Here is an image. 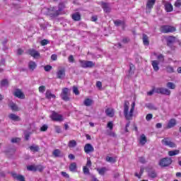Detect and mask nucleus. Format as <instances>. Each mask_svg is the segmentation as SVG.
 I'll use <instances>...</instances> for the list:
<instances>
[{
	"label": "nucleus",
	"instance_id": "1",
	"mask_svg": "<svg viewBox=\"0 0 181 181\" xmlns=\"http://www.w3.org/2000/svg\"><path fill=\"white\" fill-rule=\"evenodd\" d=\"M135 110V102L132 104V107L129 111V102L128 100H124V115L128 121L132 119L134 116V111Z\"/></svg>",
	"mask_w": 181,
	"mask_h": 181
},
{
	"label": "nucleus",
	"instance_id": "2",
	"mask_svg": "<svg viewBox=\"0 0 181 181\" xmlns=\"http://www.w3.org/2000/svg\"><path fill=\"white\" fill-rule=\"evenodd\" d=\"M79 63L81 67L83 69H91L95 66V63L93 62V61H86V60H79Z\"/></svg>",
	"mask_w": 181,
	"mask_h": 181
},
{
	"label": "nucleus",
	"instance_id": "3",
	"mask_svg": "<svg viewBox=\"0 0 181 181\" xmlns=\"http://www.w3.org/2000/svg\"><path fill=\"white\" fill-rule=\"evenodd\" d=\"M64 8H66V5L64 4V3H60L59 4L58 10H57V7H52L51 11L54 12V13L52 14L53 16H59V15H60V12H62V11L64 9Z\"/></svg>",
	"mask_w": 181,
	"mask_h": 181
},
{
	"label": "nucleus",
	"instance_id": "4",
	"mask_svg": "<svg viewBox=\"0 0 181 181\" xmlns=\"http://www.w3.org/2000/svg\"><path fill=\"white\" fill-rule=\"evenodd\" d=\"M160 32L162 33H173V32H176V28L171 25H162L160 27Z\"/></svg>",
	"mask_w": 181,
	"mask_h": 181
},
{
	"label": "nucleus",
	"instance_id": "5",
	"mask_svg": "<svg viewBox=\"0 0 181 181\" xmlns=\"http://www.w3.org/2000/svg\"><path fill=\"white\" fill-rule=\"evenodd\" d=\"M159 165L161 168H166L170 165H172V158L168 157L164 158L160 160Z\"/></svg>",
	"mask_w": 181,
	"mask_h": 181
},
{
	"label": "nucleus",
	"instance_id": "6",
	"mask_svg": "<svg viewBox=\"0 0 181 181\" xmlns=\"http://www.w3.org/2000/svg\"><path fill=\"white\" fill-rule=\"evenodd\" d=\"M60 96L62 100H64V101H70V98L69 97V88H63Z\"/></svg>",
	"mask_w": 181,
	"mask_h": 181
},
{
	"label": "nucleus",
	"instance_id": "7",
	"mask_svg": "<svg viewBox=\"0 0 181 181\" xmlns=\"http://www.w3.org/2000/svg\"><path fill=\"white\" fill-rule=\"evenodd\" d=\"M161 144L165 146H169L170 148H176V144L170 141L169 138H165L161 141Z\"/></svg>",
	"mask_w": 181,
	"mask_h": 181
},
{
	"label": "nucleus",
	"instance_id": "8",
	"mask_svg": "<svg viewBox=\"0 0 181 181\" xmlns=\"http://www.w3.org/2000/svg\"><path fill=\"white\" fill-rule=\"evenodd\" d=\"M156 93L157 94H162L163 95H170V90L168 88H157L156 89Z\"/></svg>",
	"mask_w": 181,
	"mask_h": 181
},
{
	"label": "nucleus",
	"instance_id": "9",
	"mask_svg": "<svg viewBox=\"0 0 181 181\" xmlns=\"http://www.w3.org/2000/svg\"><path fill=\"white\" fill-rule=\"evenodd\" d=\"M51 119L52 121H57V122H62L63 121V116L62 115H59L57 112L53 111L51 115Z\"/></svg>",
	"mask_w": 181,
	"mask_h": 181
},
{
	"label": "nucleus",
	"instance_id": "10",
	"mask_svg": "<svg viewBox=\"0 0 181 181\" xmlns=\"http://www.w3.org/2000/svg\"><path fill=\"white\" fill-rule=\"evenodd\" d=\"M156 3V0H148L146 7V12L147 13H151V11L152 8H153V5Z\"/></svg>",
	"mask_w": 181,
	"mask_h": 181
},
{
	"label": "nucleus",
	"instance_id": "11",
	"mask_svg": "<svg viewBox=\"0 0 181 181\" xmlns=\"http://www.w3.org/2000/svg\"><path fill=\"white\" fill-rule=\"evenodd\" d=\"M147 173L148 177L151 179H155L156 177H158V173H156V170L153 168H148L147 170Z\"/></svg>",
	"mask_w": 181,
	"mask_h": 181
},
{
	"label": "nucleus",
	"instance_id": "12",
	"mask_svg": "<svg viewBox=\"0 0 181 181\" xmlns=\"http://www.w3.org/2000/svg\"><path fill=\"white\" fill-rule=\"evenodd\" d=\"M101 6H102L104 12H105L106 13L111 12V7H110V4L108 3L102 1Z\"/></svg>",
	"mask_w": 181,
	"mask_h": 181
},
{
	"label": "nucleus",
	"instance_id": "13",
	"mask_svg": "<svg viewBox=\"0 0 181 181\" xmlns=\"http://www.w3.org/2000/svg\"><path fill=\"white\" fill-rule=\"evenodd\" d=\"M11 176L13 177V179H16V180L26 181L25 180V177H23L22 175H19L16 173H11Z\"/></svg>",
	"mask_w": 181,
	"mask_h": 181
},
{
	"label": "nucleus",
	"instance_id": "14",
	"mask_svg": "<svg viewBox=\"0 0 181 181\" xmlns=\"http://www.w3.org/2000/svg\"><path fill=\"white\" fill-rule=\"evenodd\" d=\"M52 155L54 158H63L64 156V153L62 152L59 149H55L52 152Z\"/></svg>",
	"mask_w": 181,
	"mask_h": 181
},
{
	"label": "nucleus",
	"instance_id": "15",
	"mask_svg": "<svg viewBox=\"0 0 181 181\" xmlns=\"http://www.w3.org/2000/svg\"><path fill=\"white\" fill-rule=\"evenodd\" d=\"M84 151L86 153L94 152V147L90 144H86L84 146Z\"/></svg>",
	"mask_w": 181,
	"mask_h": 181
},
{
	"label": "nucleus",
	"instance_id": "16",
	"mask_svg": "<svg viewBox=\"0 0 181 181\" xmlns=\"http://www.w3.org/2000/svg\"><path fill=\"white\" fill-rule=\"evenodd\" d=\"M8 118H9V119H11V121H16L17 122H19V121H21V117H19L13 113L10 114L8 115Z\"/></svg>",
	"mask_w": 181,
	"mask_h": 181
},
{
	"label": "nucleus",
	"instance_id": "17",
	"mask_svg": "<svg viewBox=\"0 0 181 181\" xmlns=\"http://www.w3.org/2000/svg\"><path fill=\"white\" fill-rule=\"evenodd\" d=\"M14 95L17 97V98H21V100L25 98V94H23V93H22V91L19 89L16 90Z\"/></svg>",
	"mask_w": 181,
	"mask_h": 181
},
{
	"label": "nucleus",
	"instance_id": "18",
	"mask_svg": "<svg viewBox=\"0 0 181 181\" xmlns=\"http://www.w3.org/2000/svg\"><path fill=\"white\" fill-rule=\"evenodd\" d=\"M151 65L154 71H159V61L153 60L151 62Z\"/></svg>",
	"mask_w": 181,
	"mask_h": 181
},
{
	"label": "nucleus",
	"instance_id": "19",
	"mask_svg": "<svg viewBox=\"0 0 181 181\" xmlns=\"http://www.w3.org/2000/svg\"><path fill=\"white\" fill-rule=\"evenodd\" d=\"M45 97L47 100H51L52 98H56V95L52 94L50 90H47L45 93Z\"/></svg>",
	"mask_w": 181,
	"mask_h": 181
},
{
	"label": "nucleus",
	"instance_id": "20",
	"mask_svg": "<svg viewBox=\"0 0 181 181\" xmlns=\"http://www.w3.org/2000/svg\"><path fill=\"white\" fill-rule=\"evenodd\" d=\"M29 54L32 56V57H34L35 59L40 56V54L39 53V52L36 51L35 49H30Z\"/></svg>",
	"mask_w": 181,
	"mask_h": 181
},
{
	"label": "nucleus",
	"instance_id": "21",
	"mask_svg": "<svg viewBox=\"0 0 181 181\" xmlns=\"http://www.w3.org/2000/svg\"><path fill=\"white\" fill-rule=\"evenodd\" d=\"M66 76V71L64 69H60L57 72V78H63Z\"/></svg>",
	"mask_w": 181,
	"mask_h": 181
},
{
	"label": "nucleus",
	"instance_id": "22",
	"mask_svg": "<svg viewBox=\"0 0 181 181\" xmlns=\"http://www.w3.org/2000/svg\"><path fill=\"white\" fill-rule=\"evenodd\" d=\"M166 40L168 46H170L172 43H175V42L176 41V37L173 36H169L167 37Z\"/></svg>",
	"mask_w": 181,
	"mask_h": 181
},
{
	"label": "nucleus",
	"instance_id": "23",
	"mask_svg": "<svg viewBox=\"0 0 181 181\" xmlns=\"http://www.w3.org/2000/svg\"><path fill=\"white\" fill-rule=\"evenodd\" d=\"M71 18L73 21L78 22L81 19V16L79 13H74V14H72Z\"/></svg>",
	"mask_w": 181,
	"mask_h": 181
},
{
	"label": "nucleus",
	"instance_id": "24",
	"mask_svg": "<svg viewBox=\"0 0 181 181\" xmlns=\"http://www.w3.org/2000/svg\"><path fill=\"white\" fill-rule=\"evenodd\" d=\"M37 65H36V62H33V61H30L28 63V68L31 71H33V70H35V69H36Z\"/></svg>",
	"mask_w": 181,
	"mask_h": 181
},
{
	"label": "nucleus",
	"instance_id": "25",
	"mask_svg": "<svg viewBox=\"0 0 181 181\" xmlns=\"http://www.w3.org/2000/svg\"><path fill=\"white\" fill-rule=\"evenodd\" d=\"M105 114L106 115H107V117H110V118H112V117H114V110H112V108H107L105 110Z\"/></svg>",
	"mask_w": 181,
	"mask_h": 181
},
{
	"label": "nucleus",
	"instance_id": "26",
	"mask_svg": "<svg viewBox=\"0 0 181 181\" xmlns=\"http://www.w3.org/2000/svg\"><path fill=\"white\" fill-rule=\"evenodd\" d=\"M105 160L106 162H109L110 163H115V162H117V158L106 156Z\"/></svg>",
	"mask_w": 181,
	"mask_h": 181
},
{
	"label": "nucleus",
	"instance_id": "27",
	"mask_svg": "<svg viewBox=\"0 0 181 181\" xmlns=\"http://www.w3.org/2000/svg\"><path fill=\"white\" fill-rule=\"evenodd\" d=\"M176 125V120L175 119H172L169 121L167 128L169 129L170 128H173Z\"/></svg>",
	"mask_w": 181,
	"mask_h": 181
},
{
	"label": "nucleus",
	"instance_id": "28",
	"mask_svg": "<svg viewBox=\"0 0 181 181\" xmlns=\"http://www.w3.org/2000/svg\"><path fill=\"white\" fill-rule=\"evenodd\" d=\"M143 43L145 46H149V38L145 34L143 35Z\"/></svg>",
	"mask_w": 181,
	"mask_h": 181
},
{
	"label": "nucleus",
	"instance_id": "29",
	"mask_svg": "<svg viewBox=\"0 0 181 181\" xmlns=\"http://www.w3.org/2000/svg\"><path fill=\"white\" fill-rule=\"evenodd\" d=\"M115 26H125V22L121 20L114 21Z\"/></svg>",
	"mask_w": 181,
	"mask_h": 181
},
{
	"label": "nucleus",
	"instance_id": "30",
	"mask_svg": "<svg viewBox=\"0 0 181 181\" xmlns=\"http://www.w3.org/2000/svg\"><path fill=\"white\" fill-rule=\"evenodd\" d=\"M77 169V163H72L69 165V170L71 172H76V170Z\"/></svg>",
	"mask_w": 181,
	"mask_h": 181
},
{
	"label": "nucleus",
	"instance_id": "31",
	"mask_svg": "<svg viewBox=\"0 0 181 181\" xmlns=\"http://www.w3.org/2000/svg\"><path fill=\"white\" fill-rule=\"evenodd\" d=\"M165 8L167 12H172V11H173V6L169 3L165 4Z\"/></svg>",
	"mask_w": 181,
	"mask_h": 181
},
{
	"label": "nucleus",
	"instance_id": "32",
	"mask_svg": "<svg viewBox=\"0 0 181 181\" xmlns=\"http://www.w3.org/2000/svg\"><path fill=\"white\" fill-rule=\"evenodd\" d=\"M146 108H148V110H153L154 111H156V110H158V107H156V106H155V105L152 103L146 104Z\"/></svg>",
	"mask_w": 181,
	"mask_h": 181
},
{
	"label": "nucleus",
	"instance_id": "33",
	"mask_svg": "<svg viewBox=\"0 0 181 181\" xmlns=\"http://www.w3.org/2000/svg\"><path fill=\"white\" fill-rule=\"evenodd\" d=\"M69 148H76L77 146V142L75 140L69 141L68 144Z\"/></svg>",
	"mask_w": 181,
	"mask_h": 181
},
{
	"label": "nucleus",
	"instance_id": "34",
	"mask_svg": "<svg viewBox=\"0 0 181 181\" xmlns=\"http://www.w3.org/2000/svg\"><path fill=\"white\" fill-rule=\"evenodd\" d=\"M140 144H141V145H145V144H146V136H145V134L141 135Z\"/></svg>",
	"mask_w": 181,
	"mask_h": 181
},
{
	"label": "nucleus",
	"instance_id": "35",
	"mask_svg": "<svg viewBox=\"0 0 181 181\" xmlns=\"http://www.w3.org/2000/svg\"><path fill=\"white\" fill-rule=\"evenodd\" d=\"M8 86H9L8 79H3L0 83V87H8Z\"/></svg>",
	"mask_w": 181,
	"mask_h": 181
},
{
	"label": "nucleus",
	"instance_id": "36",
	"mask_svg": "<svg viewBox=\"0 0 181 181\" xmlns=\"http://www.w3.org/2000/svg\"><path fill=\"white\" fill-rule=\"evenodd\" d=\"M97 170L99 175H101V176H104V175H105V172H107V168H98Z\"/></svg>",
	"mask_w": 181,
	"mask_h": 181
},
{
	"label": "nucleus",
	"instance_id": "37",
	"mask_svg": "<svg viewBox=\"0 0 181 181\" xmlns=\"http://www.w3.org/2000/svg\"><path fill=\"white\" fill-rule=\"evenodd\" d=\"M83 104L86 107H90V105L93 104V100L90 98H87L84 100Z\"/></svg>",
	"mask_w": 181,
	"mask_h": 181
},
{
	"label": "nucleus",
	"instance_id": "38",
	"mask_svg": "<svg viewBox=\"0 0 181 181\" xmlns=\"http://www.w3.org/2000/svg\"><path fill=\"white\" fill-rule=\"evenodd\" d=\"M180 151L179 150L170 151L168 152L169 156H175V155H179Z\"/></svg>",
	"mask_w": 181,
	"mask_h": 181
},
{
	"label": "nucleus",
	"instance_id": "39",
	"mask_svg": "<svg viewBox=\"0 0 181 181\" xmlns=\"http://www.w3.org/2000/svg\"><path fill=\"white\" fill-rule=\"evenodd\" d=\"M167 87L168 88H170V90H175L176 88V85L172 82L167 83Z\"/></svg>",
	"mask_w": 181,
	"mask_h": 181
},
{
	"label": "nucleus",
	"instance_id": "40",
	"mask_svg": "<svg viewBox=\"0 0 181 181\" xmlns=\"http://www.w3.org/2000/svg\"><path fill=\"white\" fill-rule=\"evenodd\" d=\"M30 149L32 152H39V146H30Z\"/></svg>",
	"mask_w": 181,
	"mask_h": 181
},
{
	"label": "nucleus",
	"instance_id": "41",
	"mask_svg": "<svg viewBox=\"0 0 181 181\" xmlns=\"http://www.w3.org/2000/svg\"><path fill=\"white\" fill-rule=\"evenodd\" d=\"M9 107L13 111H18V106L16 104L11 103L9 104Z\"/></svg>",
	"mask_w": 181,
	"mask_h": 181
},
{
	"label": "nucleus",
	"instance_id": "42",
	"mask_svg": "<svg viewBox=\"0 0 181 181\" xmlns=\"http://www.w3.org/2000/svg\"><path fill=\"white\" fill-rule=\"evenodd\" d=\"M27 170L31 172H36V165H28L27 166Z\"/></svg>",
	"mask_w": 181,
	"mask_h": 181
},
{
	"label": "nucleus",
	"instance_id": "43",
	"mask_svg": "<svg viewBox=\"0 0 181 181\" xmlns=\"http://www.w3.org/2000/svg\"><path fill=\"white\" fill-rule=\"evenodd\" d=\"M157 59H158V60H159V62H161L162 63H163V62H165V57L163 56V54L158 55Z\"/></svg>",
	"mask_w": 181,
	"mask_h": 181
},
{
	"label": "nucleus",
	"instance_id": "44",
	"mask_svg": "<svg viewBox=\"0 0 181 181\" xmlns=\"http://www.w3.org/2000/svg\"><path fill=\"white\" fill-rule=\"evenodd\" d=\"M73 93L76 95H78V94H80V92L78 91V88L76 86L73 87Z\"/></svg>",
	"mask_w": 181,
	"mask_h": 181
},
{
	"label": "nucleus",
	"instance_id": "45",
	"mask_svg": "<svg viewBox=\"0 0 181 181\" xmlns=\"http://www.w3.org/2000/svg\"><path fill=\"white\" fill-rule=\"evenodd\" d=\"M55 132L57 134H61L62 133V129L60 128V126H54Z\"/></svg>",
	"mask_w": 181,
	"mask_h": 181
},
{
	"label": "nucleus",
	"instance_id": "46",
	"mask_svg": "<svg viewBox=\"0 0 181 181\" xmlns=\"http://www.w3.org/2000/svg\"><path fill=\"white\" fill-rule=\"evenodd\" d=\"M83 170L84 175H90V170L88 169V168L85 166L83 167Z\"/></svg>",
	"mask_w": 181,
	"mask_h": 181
},
{
	"label": "nucleus",
	"instance_id": "47",
	"mask_svg": "<svg viewBox=\"0 0 181 181\" xmlns=\"http://www.w3.org/2000/svg\"><path fill=\"white\" fill-rule=\"evenodd\" d=\"M40 43L42 46H46V45H49V42L47 40H42Z\"/></svg>",
	"mask_w": 181,
	"mask_h": 181
},
{
	"label": "nucleus",
	"instance_id": "48",
	"mask_svg": "<svg viewBox=\"0 0 181 181\" xmlns=\"http://www.w3.org/2000/svg\"><path fill=\"white\" fill-rule=\"evenodd\" d=\"M35 169H36V170H38L39 172H42L43 169H45V168H43V166L39 165H35Z\"/></svg>",
	"mask_w": 181,
	"mask_h": 181
},
{
	"label": "nucleus",
	"instance_id": "49",
	"mask_svg": "<svg viewBox=\"0 0 181 181\" xmlns=\"http://www.w3.org/2000/svg\"><path fill=\"white\" fill-rule=\"evenodd\" d=\"M153 93H156V88H153L151 90L147 92V95H153Z\"/></svg>",
	"mask_w": 181,
	"mask_h": 181
},
{
	"label": "nucleus",
	"instance_id": "50",
	"mask_svg": "<svg viewBox=\"0 0 181 181\" xmlns=\"http://www.w3.org/2000/svg\"><path fill=\"white\" fill-rule=\"evenodd\" d=\"M166 70H167L168 73H174L175 72V70L173 69V67H172V66H167Z\"/></svg>",
	"mask_w": 181,
	"mask_h": 181
},
{
	"label": "nucleus",
	"instance_id": "51",
	"mask_svg": "<svg viewBox=\"0 0 181 181\" xmlns=\"http://www.w3.org/2000/svg\"><path fill=\"white\" fill-rule=\"evenodd\" d=\"M175 6L176 8H180V6H181V0H177L175 3Z\"/></svg>",
	"mask_w": 181,
	"mask_h": 181
},
{
	"label": "nucleus",
	"instance_id": "52",
	"mask_svg": "<svg viewBox=\"0 0 181 181\" xmlns=\"http://www.w3.org/2000/svg\"><path fill=\"white\" fill-rule=\"evenodd\" d=\"M153 115L152 114H148L146 117V121H151Z\"/></svg>",
	"mask_w": 181,
	"mask_h": 181
},
{
	"label": "nucleus",
	"instance_id": "53",
	"mask_svg": "<svg viewBox=\"0 0 181 181\" xmlns=\"http://www.w3.org/2000/svg\"><path fill=\"white\" fill-rule=\"evenodd\" d=\"M39 91L40 93H43L44 91H46V87L45 86H40Z\"/></svg>",
	"mask_w": 181,
	"mask_h": 181
},
{
	"label": "nucleus",
	"instance_id": "54",
	"mask_svg": "<svg viewBox=\"0 0 181 181\" xmlns=\"http://www.w3.org/2000/svg\"><path fill=\"white\" fill-rule=\"evenodd\" d=\"M107 128H110V130H112V128H114V124L112 122H109L107 123Z\"/></svg>",
	"mask_w": 181,
	"mask_h": 181
},
{
	"label": "nucleus",
	"instance_id": "55",
	"mask_svg": "<svg viewBox=\"0 0 181 181\" xmlns=\"http://www.w3.org/2000/svg\"><path fill=\"white\" fill-rule=\"evenodd\" d=\"M47 124H44L41 128L40 130L43 132H45V131H47Z\"/></svg>",
	"mask_w": 181,
	"mask_h": 181
},
{
	"label": "nucleus",
	"instance_id": "56",
	"mask_svg": "<svg viewBox=\"0 0 181 181\" xmlns=\"http://www.w3.org/2000/svg\"><path fill=\"white\" fill-rule=\"evenodd\" d=\"M139 162L141 163H146V160H145V158L144 157H140L139 158Z\"/></svg>",
	"mask_w": 181,
	"mask_h": 181
},
{
	"label": "nucleus",
	"instance_id": "57",
	"mask_svg": "<svg viewBox=\"0 0 181 181\" xmlns=\"http://www.w3.org/2000/svg\"><path fill=\"white\" fill-rule=\"evenodd\" d=\"M69 63H74V57L73 55H70L68 58Z\"/></svg>",
	"mask_w": 181,
	"mask_h": 181
},
{
	"label": "nucleus",
	"instance_id": "58",
	"mask_svg": "<svg viewBox=\"0 0 181 181\" xmlns=\"http://www.w3.org/2000/svg\"><path fill=\"white\" fill-rule=\"evenodd\" d=\"M21 141V139L19 138H14L11 139L12 144H16Z\"/></svg>",
	"mask_w": 181,
	"mask_h": 181
},
{
	"label": "nucleus",
	"instance_id": "59",
	"mask_svg": "<svg viewBox=\"0 0 181 181\" xmlns=\"http://www.w3.org/2000/svg\"><path fill=\"white\" fill-rule=\"evenodd\" d=\"M61 175H62V176L64 177H66V179H69V177H70V175H69V174H67V173L66 172H62Z\"/></svg>",
	"mask_w": 181,
	"mask_h": 181
},
{
	"label": "nucleus",
	"instance_id": "60",
	"mask_svg": "<svg viewBox=\"0 0 181 181\" xmlns=\"http://www.w3.org/2000/svg\"><path fill=\"white\" fill-rule=\"evenodd\" d=\"M45 71H50V70H52V66L50 65H47L45 66Z\"/></svg>",
	"mask_w": 181,
	"mask_h": 181
},
{
	"label": "nucleus",
	"instance_id": "61",
	"mask_svg": "<svg viewBox=\"0 0 181 181\" xmlns=\"http://www.w3.org/2000/svg\"><path fill=\"white\" fill-rule=\"evenodd\" d=\"M129 38L128 37H124L122 39V42L124 44L129 43Z\"/></svg>",
	"mask_w": 181,
	"mask_h": 181
},
{
	"label": "nucleus",
	"instance_id": "62",
	"mask_svg": "<svg viewBox=\"0 0 181 181\" xmlns=\"http://www.w3.org/2000/svg\"><path fill=\"white\" fill-rule=\"evenodd\" d=\"M17 54H18V55L23 54V49L19 48V49L17 50Z\"/></svg>",
	"mask_w": 181,
	"mask_h": 181
},
{
	"label": "nucleus",
	"instance_id": "63",
	"mask_svg": "<svg viewBox=\"0 0 181 181\" xmlns=\"http://www.w3.org/2000/svg\"><path fill=\"white\" fill-rule=\"evenodd\" d=\"M86 166H88V168H91V160L90 159H88L87 160Z\"/></svg>",
	"mask_w": 181,
	"mask_h": 181
},
{
	"label": "nucleus",
	"instance_id": "64",
	"mask_svg": "<svg viewBox=\"0 0 181 181\" xmlns=\"http://www.w3.org/2000/svg\"><path fill=\"white\" fill-rule=\"evenodd\" d=\"M51 59H52V60H54V61L57 60V55H56V54H52V55L51 56Z\"/></svg>",
	"mask_w": 181,
	"mask_h": 181
}]
</instances>
